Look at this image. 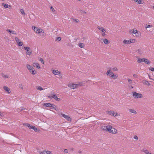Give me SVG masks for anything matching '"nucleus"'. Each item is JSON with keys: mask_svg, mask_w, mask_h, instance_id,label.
Returning <instances> with one entry per match:
<instances>
[{"mask_svg": "<svg viewBox=\"0 0 154 154\" xmlns=\"http://www.w3.org/2000/svg\"><path fill=\"white\" fill-rule=\"evenodd\" d=\"M106 74L110 77L113 78L114 79L117 78L118 76L117 75H115L114 73L110 70H108L106 72Z\"/></svg>", "mask_w": 154, "mask_h": 154, "instance_id": "1", "label": "nucleus"}, {"mask_svg": "<svg viewBox=\"0 0 154 154\" xmlns=\"http://www.w3.org/2000/svg\"><path fill=\"white\" fill-rule=\"evenodd\" d=\"M133 95L135 98H140L142 97V95L141 94L138 93L136 92H134L133 93Z\"/></svg>", "mask_w": 154, "mask_h": 154, "instance_id": "2", "label": "nucleus"}, {"mask_svg": "<svg viewBox=\"0 0 154 154\" xmlns=\"http://www.w3.org/2000/svg\"><path fill=\"white\" fill-rule=\"evenodd\" d=\"M108 131L109 132L112 134H116L117 133V130L115 128H112L111 125H109Z\"/></svg>", "mask_w": 154, "mask_h": 154, "instance_id": "3", "label": "nucleus"}, {"mask_svg": "<svg viewBox=\"0 0 154 154\" xmlns=\"http://www.w3.org/2000/svg\"><path fill=\"white\" fill-rule=\"evenodd\" d=\"M24 48L26 51V54L30 56L32 54V51L30 48L29 47H24Z\"/></svg>", "mask_w": 154, "mask_h": 154, "instance_id": "4", "label": "nucleus"}, {"mask_svg": "<svg viewBox=\"0 0 154 154\" xmlns=\"http://www.w3.org/2000/svg\"><path fill=\"white\" fill-rule=\"evenodd\" d=\"M32 29L36 33H40L43 31L42 29L38 28L37 27L33 26H32Z\"/></svg>", "mask_w": 154, "mask_h": 154, "instance_id": "5", "label": "nucleus"}, {"mask_svg": "<svg viewBox=\"0 0 154 154\" xmlns=\"http://www.w3.org/2000/svg\"><path fill=\"white\" fill-rule=\"evenodd\" d=\"M62 116L65 119H66L67 120L71 122L72 121V119L69 116L66 115L64 114H62Z\"/></svg>", "mask_w": 154, "mask_h": 154, "instance_id": "6", "label": "nucleus"}, {"mask_svg": "<svg viewBox=\"0 0 154 154\" xmlns=\"http://www.w3.org/2000/svg\"><path fill=\"white\" fill-rule=\"evenodd\" d=\"M109 127V125L106 126L105 125H102L101 126V128L103 131H108Z\"/></svg>", "mask_w": 154, "mask_h": 154, "instance_id": "7", "label": "nucleus"}, {"mask_svg": "<svg viewBox=\"0 0 154 154\" xmlns=\"http://www.w3.org/2000/svg\"><path fill=\"white\" fill-rule=\"evenodd\" d=\"M99 41L101 42H102V41H103L104 44L106 45L108 44L109 43V41L108 39L106 38L105 39H101L99 40Z\"/></svg>", "mask_w": 154, "mask_h": 154, "instance_id": "8", "label": "nucleus"}, {"mask_svg": "<svg viewBox=\"0 0 154 154\" xmlns=\"http://www.w3.org/2000/svg\"><path fill=\"white\" fill-rule=\"evenodd\" d=\"M68 86L72 88V89H75L76 88V87L75 85V84H74L72 83H70L68 85Z\"/></svg>", "mask_w": 154, "mask_h": 154, "instance_id": "9", "label": "nucleus"}, {"mask_svg": "<svg viewBox=\"0 0 154 154\" xmlns=\"http://www.w3.org/2000/svg\"><path fill=\"white\" fill-rule=\"evenodd\" d=\"M39 153L40 154H51V152L49 151H43L42 152H40Z\"/></svg>", "mask_w": 154, "mask_h": 154, "instance_id": "10", "label": "nucleus"}, {"mask_svg": "<svg viewBox=\"0 0 154 154\" xmlns=\"http://www.w3.org/2000/svg\"><path fill=\"white\" fill-rule=\"evenodd\" d=\"M4 89L6 91L8 94H10L11 92L10 89L6 86H4L3 87Z\"/></svg>", "mask_w": 154, "mask_h": 154, "instance_id": "11", "label": "nucleus"}, {"mask_svg": "<svg viewBox=\"0 0 154 154\" xmlns=\"http://www.w3.org/2000/svg\"><path fill=\"white\" fill-rule=\"evenodd\" d=\"M53 98L57 101H59L60 100V98H58L55 94H53Z\"/></svg>", "mask_w": 154, "mask_h": 154, "instance_id": "12", "label": "nucleus"}, {"mask_svg": "<svg viewBox=\"0 0 154 154\" xmlns=\"http://www.w3.org/2000/svg\"><path fill=\"white\" fill-rule=\"evenodd\" d=\"M33 65L34 67H36L38 69L40 68V67L39 66V64L38 63H33Z\"/></svg>", "mask_w": 154, "mask_h": 154, "instance_id": "13", "label": "nucleus"}, {"mask_svg": "<svg viewBox=\"0 0 154 154\" xmlns=\"http://www.w3.org/2000/svg\"><path fill=\"white\" fill-rule=\"evenodd\" d=\"M2 5L4 6L5 8H9L11 7L10 5H9L7 4H5L4 3H3L2 4Z\"/></svg>", "mask_w": 154, "mask_h": 154, "instance_id": "14", "label": "nucleus"}, {"mask_svg": "<svg viewBox=\"0 0 154 154\" xmlns=\"http://www.w3.org/2000/svg\"><path fill=\"white\" fill-rule=\"evenodd\" d=\"M144 58H142V59L138 58L137 61V62L138 63H140L141 62H144V60H144Z\"/></svg>", "mask_w": 154, "mask_h": 154, "instance_id": "15", "label": "nucleus"}, {"mask_svg": "<svg viewBox=\"0 0 154 154\" xmlns=\"http://www.w3.org/2000/svg\"><path fill=\"white\" fill-rule=\"evenodd\" d=\"M26 67L28 69H29V71L30 72H31V69L33 68V67H32V66L27 64L26 65Z\"/></svg>", "mask_w": 154, "mask_h": 154, "instance_id": "16", "label": "nucleus"}, {"mask_svg": "<svg viewBox=\"0 0 154 154\" xmlns=\"http://www.w3.org/2000/svg\"><path fill=\"white\" fill-rule=\"evenodd\" d=\"M52 72L55 75H58L60 73L59 71L57 70H53L52 71Z\"/></svg>", "mask_w": 154, "mask_h": 154, "instance_id": "17", "label": "nucleus"}, {"mask_svg": "<svg viewBox=\"0 0 154 154\" xmlns=\"http://www.w3.org/2000/svg\"><path fill=\"white\" fill-rule=\"evenodd\" d=\"M123 42L124 44H130L131 43V41H130V40H127L125 39L123 41Z\"/></svg>", "mask_w": 154, "mask_h": 154, "instance_id": "18", "label": "nucleus"}, {"mask_svg": "<svg viewBox=\"0 0 154 154\" xmlns=\"http://www.w3.org/2000/svg\"><path fill=\"white\" fill-rule=\"evenodd\" d=\"M97 28L99 30H100L102 32H104L105 31V29L102 27L98 26L97 27Z\"/></svg>", "mask_w": 154, "mask_h": 154, "instance_id": "19", "label": "nucleus"}, {"mask_svg": "<svg viewBox=\"0 0 154 154\" xmlns=\"http://www.w3.org/2000/svg\"><path fill=\"white\" fill-rule=\"evenodd\" d=\"M144 60H144V62H145V63L148 65L150 64L151 62L149 61L148 59H146V58H145Z\"/></svg>", "mask_w": 154, "mask_h": 154, "instance_id": "20", "label": "nucleus"}, {"mask_svg": "<svg viewBox=\"0 0 154 154\" xmlns=\"http://www.w3.org/2000/svg\"><path fill=\"white\" fill-rule=\"evenodd\" d=\"M142 151L144 152L146 154H151V153H149L148 150L146 149H144L142 150Z\"/></svg>", "mask_w": 154, "mask_h": 154, "instance_id": "21", "label": "nucleus"}, {"mask_svg": "<svg viewBox=\"0 0 154 154\" xmlns=\"http://www.w3.org/2000/svg\"><path fill=\"white\" fill-rule=\"evenodd\" d=\"M51 103H45L43 104V106L46 107H50Z\"/></svg>", "mask_w": 154, "mask_h": 154, "instance_id": "22", "label": "nucleus"}, {"mask_svg": "<svg viewBox=\"0 0 154 154\" xmlns=\"http://www.w3.org/2000/svg\"><path fill=\"white\" fill-rule=\"evenodd\" d=\"M23 125H24L27 126L29 129H31V128L32 126L30 124L28 123H24Z\"/></svg>", "mask_w": 154, "mask_h": 154, "instance_id": "23", "label": "nucleus"}, {"mask_svg": "<svg viewBox=\"0 0 154 154\" xmlns=\"http://www.w3.org/2000/svg\"><path fill=\"white\" fill-rule=\"evenodd\" d=\"M20 11L21 13V14L24 16H25L26 15V14L24 12V10L23 9H20Z\"/></svg>", "mask_w": 154, "mask_h": 154, "instance_id": "24", "label": "nucleus"}, {"mask_svg": "<svg viewBox=\"0 0 154 154\" xmlns=\"http://www.w3.org/2000/svg\"><path fill=\"white\" fill-rule=\"evenodd\" d=\"M31 72L33 75H35L36 73V71L34 70V68L31 69V72Z\"/></svg>", "mask_w": 154, "mask_h": 154, "instance_id": "25", "label": "nucleus"}, {"mask_svg": "<svg viewBox=\"0 0 154 154\" xmlns=\"http://www.w3.org/2000/svg\"><path fill=\"white\" fill-rule=\"evenodd\" d=\"M129 111L133 113L134 114H136L137 113L136 111L134 109H129Z\"/></svg>", "mask_w": 154, "mask_h": 154, "instance_id": "26", "label": "nucleus"}, {"mask_svg": "<svg viewBox=\"0 0 154 154\" xmlns=\"http://www.w3.org/2000/svg\"><path fill=\"white\" fill-rule=\"evenodd\" d=\"M31 128V129L34 130L35 132H37L38 131L37 129L36 128L35 126H32Z\"/></svg>", "mask_w": 154, "mask_h": 154, "instance_id": "27", "label": "nucleus"}, {"mask_svg": "<svg viewBox=\"0 0 154 154\" xmlns=\"http://www.w3.org/2000/svg\"><path fill=\"white\" fill-rule=\"evenodd\" d=\"M79 85L80 86H83L85 83V81H83L82 82H79Z\"/></svg>", "mask_w": 154, "mask_h": 154, "instance_id": "28", "label": "nucleus"}, {"mask_svg": "<svg viewBox=\"0 0 154 154\" xmlns=\"http://www.w3.org/2000/svg\"><path fill=\"white\" fill-rule=\"evenodd\" d=\"M79 46L80 48H82L84 47V44L82 43H80L79 44Z\"/></svg>", "mask_w": 154, "mask_h": 154, "instance_id": "29", "label": "nucleus"}, {"mask_svg": "<svg viewBox=\"0 0 154 154\" xmlns=\"http://www.w3.org/2000/svg\"><path fill=\"white\" fill-rule=\"evenodd\" d=\"M152 27V25H147V24H146L145 26V27L146 28H149L150 27Z\"/></svg>", "mask_w": 154, "mask_h": 154, "instance_id": "30", "label": "nucleus"}, {"mask_svg": "<svg viewBox=\"0 0 154 154\" xmlns=\"http://www.w3.org/2000/svg\"><path fill=\"white\" fill-rule=\"evenodd\" d=\"M50 107H52V108H51V109H55V108H56V105L54 104H51V106H50Z\"/></svg>", "mask_w": 154, "mask_h": 154, "instance_id": "31", "label": "nucleus"}, {"mask_svg": "<svg viewBox=\"0 0 154 154\" xmlns=\"http://www.w3.org/2000/svg\"><path fill=\"white\" fill-rule=\"evenodd\" d=\"M37 89L40 91H42L43 90V88L40 86H37Z\"/></svg>", "mask_w": 154, "mask_h": 154, "instance_id": "32", "label": "nucleus"}, {"mask_svg": "<svg viewBox=\"0 0 154 154\" xmlns=\"http://www.w3.org/2000/svg\"><path fill=\"white\" fill-rule=\"evenodd\" d=\"M133 32L134 34H138V31L137 29H134L133 30Z\"/></svg>", "mask_w": 154, "mask_h": 154, "instance_id": "33", "label": "nucleus"}, {"mask_svg": "<svg viewBox=\"0 0 154 154\" xmlns=\"http://www.w3.org/2000/svg\"><path fill=\"white\" fill-rule=\"evenodd\" d=\"M143 1L142 0H138L137 2L139 4H140L143 3L142 2Z\"/></svg>", "mask_w": 154, "mask_h": 154, "instance_id": "34", "label": "nucleus"}, {"mask_svg": "<svg viewBox=\"0 0 154 154\" xmlns=\"http://www.w3.org/2000/svg\"><path fill=\"white\" fill-rule=\"evenodd\" d=\"M113 112V111H108L107 112V113L108 114L110 115H112Z\"/></svg>", "mask_w": 154, "mask_h": 154, "instance_id": "35", "label": "nucleus"}, {"mask_svg": "<svg viewBox=\"0 0 154 154\" xmlns=\"http://www.w3.org/2000/svg\"><path fill=\"white\" fill-rule=\"evenodd\" d=\"M15 40L17 42V43L18 44V42H20L19 39L17 37H15Z\"/></svg>", "mask_w": 154, "mask_h": 154, "instance_id": "36", "label": "nucleus"}, {"mask_svg": "<svg viewBox=\"0 0 154 154\" xmlns=\"http://www.w3.org/2000/svg\"><path fill=\"white\" fill-rule=\"evenodd\" d=\"M137 51L139 54H142L143 53V52L140 49H138Z\"/></svg>", "mask_w": 154, "mask_h": 154, "instance_id": "37", "label": "nucleus"}, {"mask_svg": "<svg viewBox=\"0 0 154 154\" xmlns=\"http://www.w3.org/2000/svg\"><path fill=\"white\" fill-rule=\"evenodd\" d=\"M61 40V38L60 37H58L57 38L55 39V40L57 41H59Z\"/></svg>", "mask_w": 154, "mask_h": 154, "instance_id": "38", "label": "nucleus"}, {"mask_svg": "<svg viewBox=\"0 0 154 154\" xmlns=\"http://www.w3.org/2000/svg\"><path fill=\"white\" fill-rule=\"evenodd\" d=\"M18 45L20 46H21L23 45V43L22 42H18Z\"/></svg>", "mask_w": 154, "mask_h": 154, "instance_id": "39", "label": "nucleus"}, {"mask_svg": "<svg viewBox=\"0 0 154 154\" xmlns=\"http://www.w3.org/2000/svg\"><path fill=\"white\" fill-rule=\"evenodd\" d=\"M2 76L5 78H8V76L7 75H5L4 74H2Z\"/></svg>", "mask_w": 154, "mask_h": 154, "instance_id": "40", "label": "nucleus"}, {"mask_svg": "<svg viewBox=\"0 0 154 154\" xmlns=\"http://www.w3.org/2000/svg\"><path fill=\"white\" fill-rule=\"evenodd\" d=\"M112 115L114 116H117V113L114 112L113 111Z\"/></svg>", "mask_w": 154, "mask_h": 154, "instance_id": "41", "label": "nucleus"}, {"mask_svg": "<svg viewBox=\"0 0 154 154\" xmlns=\"http://www.w3.org/2000/svg\"><path fill=\"white\" fill-rule=\"evenodd\" d=\"M128 82L129 83V84H131L132 83V80L130 79H128Z\"/></svg>", "mask_w": 154, "mask_h": 154, "instance_id": "42", "label": "nucleus"}, {"mask_svg": "<svg viewBox=\"0 0 154 154\" xmlns=\"http://www.w3.org/2000/svg\"><path fill=\"white\" fill-rule=\"evenodd\" d=\"M39 60L42 63L44 64V61L42 58H40Z\"/></svg>", "mask_w": 154, "mask_h": 154, "instance_id": "43", "label": "nucleus"}, {"mask_svg": "<svg viewBox=\"0 0 154 154\" xmlns=\"http://www.w3.org/2000/svg\"><path fill=\"white\" fill-rule=\"evenodd\" d=\"M6 31L8 32L10 34H11L12 31L10 29H7Z\"/></svg>", "mask_w": 154, "mask_h": 154, "instance_id": "44", "label": "nucleus"}, {"mask_svg": "<svg viewBox=\"0 0 154 154\" xmlns=\"http://www.w3.org/2000/svg\"><path fill=\"white\" fill-rule=\"evenodd\" d=\"M149 69L152 71H154V68L152 67H150V68H149Z\"/></svg>", "mask_w": 154, "mask_h": 154, "instance_id": "45", "label": "nucleus"}, {"mask_svg": "<svg viewBox=\"0 0 154 154\" xmlns=\"http://www.w3.org/2000/svg\"><path fill=\"white\" fill-rule=\"evenodd\" d=\"M130 41H131V43H134L135 42V40L134 39H131Z\"/></svg>", "mask_w": 154, "mask_h": 154, "instance_id": "46", "label": "nucleus"}, {"mask_svg": "<svg viewBox=\"0 0 154 154\" xmlns=\"http://www.w3.org/2000/svg\"><path fill=\"white\" fill-rule=\"evenodd\" d=\"M19 87L21 89H23V87L21 84H19Z\"/></svg>", "mask_w": 154, "mask_h": 154, "instance_id": "47", "label": "nucleus"}, {"mask_svg": "<svg viewBox=\"0 0 154 154\" xmlns=\"http://www.w3.org/2000/svg\"><path fill=\"white\" fill-rule=\"evenodd\" d=\"M50 9H51V10L53 12H54L55 11L54 9L52 6H51L50 7Z\"/></svg>", "mask_w": 154, "mask_h": 154, "instance_id": "48", "label": "nucleus"}, {"mask_svg": "<svg viewBox=\"0 0 154 154\" xmlns=\"http://www.w3.org/2000/svg\"><path fill=\"white\" fill-rule=\"evenodd\" d=\"M112 69L114 71H116L118 70L117 68L116 67L112 68Z\"/></svg>", "mask_w": 154, "mask_h": 154, "instance_id": "49", "label": "nucleus"}, {"mask_svg": "<svg viewBox=\"0 0 154 154\" xmlns=\"http://www.w3.org/2000/svg\"><path fill=\"white\" fill-rule=\"evenodd\" d=\"M133 76L135 78H137L138 77V75L137 74H134L133 75Z\"/></svg>", "mask_w": 154, "mask_h": 154, "instance_id": "50", "label": "nucleus"}, {"mask_svg": "<svg viewBox=\"0 0 154 154\" xmlns=\"http://www.w3.org/2000/svg\"><path fill=\"white\" fill-rule=\"evenodd\" d=\"M145 83L148 85H150V83L147 81H146Z\"/></svg>", "mask_w": 154, "mask_h": 154, "instance_id": "51", "label": "nucleus"}, {"mask_svg": "<svg viewBox=\"0 0 154 154\" xmlns=\"http://www.w3.org/2000/svg\"><path fill=\"white\" fill-rule=\"evenodd\" d=\"M11 34L17 35V33H16L15 31H12V32H11Z\"/></svg>", "mask_w": 154, "mask_h": 154, "instance_id": "52", "label": "nucleus"}, {"mask_svg": "<svg viewBox=\"0 0 154 154\" xmlns=\"http://www.w3.org/2000/svg\"><path fill=\"white\" fill-rule=\"evenodd\" d=\"M48 97L50 99H52L53 98V95L52 96H48Z\"/></svg>", "mask_w": 154, "mask_h": 154, "instance_id": "53", "label": "nucleus"}, {"mask_svg": "<svg viewBox=\"0 0 154 154\" xmlns=\"http://www.w3.org/2000/svg\"><path fill=\"white\" fill-rule=\"evenodd\" d=\"M64 152L65 153H68V149H64Z\"/></svg>", "mask_w": 154, "mask_h": 154, "instance_id": "54", "label": "nucleus"}, {"mask_svg": "<svg viewBox=\"0 0 154 154\" xmlns=\"http://www.w3.org/2000/svg\"><path fill=\"white\" fill-rule=\"evenodd\" d=\"M134 138L136 139V140H138V137L137 136H135L134 137Z\"/></svg>", "mask_w": 154, "mask_h": 154, "instance_id": "55", "label": "nucleus"}, {"mask_svg": "<svg viewBox=\"0 0 154 154\" xmlns=\"http://www.w3.org/2000/svg\"><path fill=\"white\" fill-rule=\"evenodd\" d=\"M75 85H76V88H77V87H79V86H80V85H79V83H78L77 84H75Z\"/></svg>", "mask_w": 154, "mask_h": 154, "instance_id": "56", "label": "nucleus"}, {"mask_svg": "<svg viewBox=\"0 0 154 154\" xmlns=\"http://www.w3.org/2000/svg\"><path fill=\"white\" fill-rule=\"evenodd\" d=\"M103 32V33H102V35L103 36H104L105 35H106V34H105L106 31H105Z\"/></svg>", "mask_w": 154, "mask_h": 154, "instance_id": "57", "label": "nucleus"}, {"mask_svg": "<svg viewBox=\"0 0 154 154\" xmlns=\"http://www.w3.org/2000/svg\"><path fill=\"white\" fill-rule=\"evenodd\" d=\"M136 34V36H137L138 37H139V34L138 33V34Z\"/></svg>", "mask_w": 154, "mask_h": 154, "instance_id": "58", "label": "nucleus"}, {"mask_svg": "<svg viewBox=\"0 0 154 154\" xmlns=\"http://www.w3.org/2000/svg\"><path fill=\"white\" fill-rule=\"evenodd\" d=\"M75 20L76 21V22H78L79 21V20L77 19H75Z\"/></svg>", "mask_w": 154, "mask_h": 154, "instance_id": "59", "label": "nucleus"}, {"mask_svg": "<svg viewBox=\"0 0 154 154\" xmlns=\"http://www.w3.org/2000/svg\"><path fill=\"white\" fill-rule=\"evenodd\" d=\"M82 11V12L85 13V14H86V12H85V11Z\"/></svg>", "mask_w": 154, "mask_h": 154, "instance_id": "60", "label": "nucleus"}, {"mask_svg": "<svg viewBox=\"0 0 154 154\" xmlns=\"http://www.w3.org/2000/svg\"><path fill=\"white\" fill-rule=\"evenodd\" d=\"M25 109V108H22L21 109V110H24Z\"/></svg>", "mask_w": 154, "mask_h": 154, "instance_id": "61", "label": "nucleus"}, {"mask_svg": "<svg viewBox=\"0 0 154 154\" xmlns=\"http://www.w3.org/2000/svg\"><path fill=\"white\" fill-rule=\"evenodd\" d=\"M134 2H137L138 1V0H133Z\"/></svg>", "mask_w": 154, "mask_h": 154, "instance_id": "62", "label": "nucleus"}, {"mask_svg": "<svg viewBox=\"0 0 154 154\" xmlns=\"http://www.w3.org/2000/svg\"><path fill=\"white\" fill-rule=\"evenodd\" d=\"M152 8H153V9H154V6H153Z\"/></svg>", "mask_w": 154, "mask_h": 154, "instance_id": "63", "label": "nucleus"}, {"mask_svg": "<svg viewBox=\"0 0 154 154\" xmlns=\"http://www.w3.org/2000/svg\"><path fill=\"white\" fill-rule=\"evenodd\" d=\"M1 113L0 112V116H1Z\"/></svg>", "mask_w": 154, "mask_h": 154, "instance_id": "64", "label": "nucleus"}]
</instances>
